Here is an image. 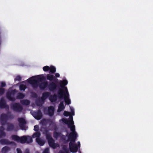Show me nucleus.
Instances as JSON below:
<instances>
[{"mask_svg": "<svg viewBox=\"0 0 153 153\" xmlns=\"http://www.w3.org/2000/svg\"><path fill=\"white\" fill-rule=\"evenodd\" d=\"M65 107L64 105V102L63 101L60 102L58 106V108L57 110L58 112H60L62 111L64 108Z\"/></svg>", "mask_w": 153, "mask_h": 153, "instance_id": "15", "label": "nucleus"}, {"mask_svg": "<svg viewBox=\"0 0 153 153\" xmlns=\"http://www.w3.org/2000/svg\"><path fill=\"white\" fill-rule=\"evenodd\" d=\"M17 153H22V151L19 149H17Z\"/></svg>", "mask_w": 153, "mask_h": 153, "instance_id": "31", "label": "nucleus"}, {"mask_svg": "<svg viewBox=\"0 0 153 153\" xmlns=\"http://www.w3.org/2000/svg\"><path fill=\"white\" fill-rule=\"evenodd\" d=\"M9 115L7 114H2L1 115L0 121L1 126L0 128V138L5 136V134L3 130L7 127V130L10 131L13 129V126L12 124L7 123V121L9 118Z\"/></svg>", "mask_w": 153, "mask_h": 153, "instance_id": "4", "label": "nucleus"}, {"mask_svg": "<svg viewBox=\"0 0 153 153\" xmlns=\"http://www.w3.org/2000/svg\"><path fill=\"white\" fill-rule=\"evenodd\" d=\"M6 85L5 83L4 82H1V87L5 86Z\"/></svg>", "mask_w": 153, "mask_h": 153, "instance_id": "32", "label": "nucleus"}, {"mask_svg": "<svg viewBox=\"0 0 153 153\" xmlns=\"http://www.w3.org/2000/svg\"><path fill=\"white\" fill-rule=\"evenodd\" d=\"M50 93L49 92H45L43 93L42 94V97L39 100L40 102V104L38 103H37V105H42L44 103V101L49 96Z\"/></svg>", "mask_w": 153, "mask_h": 153, "instance_id": "8", "label": "nucleus"}, {"mask_svg": "<svg viewBox=\"0 0 153 153\" xmlns=\"http://www.w3.org/2000/svg\"><path fill=\"white\" fill-rule=\"evenodd\" d=\"M54 110V108L53 106H50L44 109L45 112L50 116H51L53 114Z\"/></svg>", "mask_w": 153, "mask_h": 153, "instance_id": "9", "label": "nucleus"}, {"mask_svg": "<svg viewBox=\"0 0 153 153\" xmlns=\"http://www.w3.org/2000/svg\"><path fill=\"white\" fill-rule=\"evenodd\" d=\"M55 76L56 77H59L60 76V75L58 73H56L55 74Z\"/></svg>", "mask_w": 153, "mask_h": 153, "instance_id": "33", "label": "nucleus"}, {"mask_svg": "<svg viewBox=\"0 0 153 153\" xmlns=\"http://www.w3.org/2000/svg\"><path fill=\"white\" fill-rule=\"evenodd\" d=\"M23 138L24 139V140H25V142L24 143H30L32 142L33 140L32 137L30 136H23Z\"/></svg>", "mask_w": 153, "mask_h": 153, "instance_id": "13", "label": "nucleus"}, {"mask_svg": "<svg viewBox=\"0 0 153 153\" xmlns=\"http://www.w3.org/2000/svg\"><path fill=\"white\" fill-rule=\"evenodd\" d=\"M30 113L35 119L38 120L40 119L42 117V114L40 111L37 112L32 111L30 112Z\"/></svg>", "mask_w": 153, "mask_h": 153, "instance_id": "11", "label": "nucleus"}, {"mask_svg": "<svg viewBox=\"0 0 153 153\" xmlns=\"http://www.w3.org/2000/svg\"><path fill=\"white\" fill-rule=\"evenodd\" d=\"M5 90L4 88H0V95L3 94Z\"/></svg>", "mask_w": 153, "mask_h": 153, "instance_id": "27", "label": "nucleus"}, {"mask_svg": "<svg viewBox=\"0 0 153 153\" xmlns=\"http://www.w3.org/2000/svg\"><path fill=\"white\" fill-rule=\"evenodd\" d=\"M25 153H29V150L27 149H26Z\"/></svg>", "mask_w": 153, "mask_h": 153, "instance_id": "34", "label": "nucleus"}, {"mask_svg": "<svg viewBox=\"0 0 153 153\" xmlns=\"http://www.w3.org/2000/svg\"><path fill=\"white\" fill-rule=\"evenodd\" d=\"M0 143L1 144L5 145L8 144L14 143L11 142L10 143L8 140L5 139H2L0 140Z\"/></svg>", "mask_w": 153, "mask_h": 153, "instance_id": "17", "label": "nucleus"}, {"mask_svg": "<svg viewBox=\"0 0 153 153\" xmlns=\"http://www.w3.org/2000/svg\"><path fill=\"white\" fill-rule=\"evenodd\" d=\"M47 78L50 81H51L53 79V76L51 75L48 74L47 75Z\"/></svg>", "mask_w": 153, "mask_h": 153, "instance_id": "25", "label": "nucleus"}, {"mask_svg": "<svg viewBox=\"0 0 153 153\" xmlns=\"http://www.w3.org/2000/svg\"><path fill=\"white\" fill-rule=\"evenodd\" d=\"M68 81L65 79L62 80H60L59 84L61 87L62 88H59L57 95H54L51 96L49 99L51 102H55L58 98L62 99L64 98L65 103L67 104L71 103V100L69 98V94L66 87H64L68 84Z\"/></svg>", "mask_w": 153, "mask_h": 153, "instance_id": "2", "label": "nucleus"}, {"mask_svg": "<svg viewBox=\"0 0 153 153\" xmlns=\"http://www.w3.org/2000/svg\"><path fill=\"white\" fill-rule=\"evenodd\" d=\"M46 137L48 144L53 149H55L59 146V144L54 143V140L51 137V135L50 134L47 133L46 135Z\"/></svg>", "mask_w": 153, "mask_h": 153, "instance_id": "5", "label": "nucleus"}, {"mask_svg": "<svg viewBox=\"0 0 153 153\" xmlns=\"http://www.w3.org/2000/svg\"><path fill=\"white\" fill-rule=\"evenodd\" d=\"M50 68V67L48 66H46L43 68V69L44 71H46L49 70Z\"/></svg>", "mask_w": 153, "mask_h": 153, "instance_id": "26", "label": "nucleus"}, {"mask_svg": "<svg viewBox=\"0 0 153 153\" xmlns=\"http://www.w3.org/2000/svg\"><path fill=\"white\" fill-rule=\"evenodd\" d=\"M21 78L20 76H17L16 77L15 79V81L18 80V81H19L21 80Z\"/></svg>", "mask_w": 153, "mask_h": 153, "instance_id": "28", "label": "nucleus"}, {"mask_svg": "<svg viewBox=\"0 0 153 153\" xmlns=\"http://www.w3.org/2000/svg\"><path fill=\"white\" fill-rule=\"evenodd\" d=\"M43 153H49V150L48 148H46L43 151Z\"/></svg>", "mask_w": 153, "mask_h": 153, "instance_id": "30", "label": "nucleus"}, {"mask_svg": "<svg viewBox=\"0 0 153 153\" xmlns=\"http://www.w3.org/2000/svg\"><path fill=\"white\" fill-rule=\"evenodd\" d=\"M36 140L38 144L40 146H43L45 143V141L41 139L40 138H36Z\"/></svg>", "mask_w": 153, "mask_h": 153, "instance_id": "16", "label": "nucleus"}, {"mask_svg": "<svg viewBox=\"0 0 153 153\" xmlns=\"http://www.w3.org/2000/svg\"><path fill=\"white\" fill-rule=\"evenodd\" d=\"M10 149L7 146H5L2 148V152L3 153H5L10 150Z\"/></svg>", "mask_w": 153, "mask_h": 153, "instance_id": "21", "label": "nucleus"}, {"mask_svg": "<svg viewBox=\"0 0 153 153\" xmlns=\"http://www.w3.org/2000/svg\"><path fill=\"white\" fill-rule=\"evenodd\" d=\"M62 150L60 151L59 153H69V149L65 145L62 146Z\"/></svg>", "mask_w": 153, "mask_h": 153, "instance_id": "14", "label": "nucleus"}, {"mask_svg": "<svg viewBox=\"0 0 153 153\" xmlns=\"http://www.w3.org/2000/svg\"><path fill=\"white\" fill-rule=\"evenodd\" d=\"M16 92V91L15 90L12 91L11 88L9 89L7 94V98L11 100H14V95Z\"/></svg>", "mask_w": 153, "mask_h": 153, "instance_id": "6", "label": "nucleus"}, {"mask_svg": "<svg viewBox=\"0 0 153 153\" xmlns=\"http://www.w3.org/2000/svg\"><path fill=\"white\" fill-rule=\"evenodd\" d=\"M49 88L50 90L53 91L56 89V85L54 83L52 82L50 84Z\"/></svg>", "mask_w": 153, "mask_h": 153, "instance_id": "18", "label": "nucleus"}, {"mask_svg": "<svg viewBox=\"0 0 153 153\" xmlns=\"http://www.w3.org/2000/svg\"><path fill=\"white\" fill-rule=\"evenodd\" d=\"M13 109L15 111H21L22 109V107L18 104H15L12 106Z\"/></svg>", "mask_w": 153, "mask_h": 153, "instance_id": "12", "label": "nucleus"}, {"mask_svg": "<svg viewBox=\"0 0 153 153\" xmlns=\"http://www.w3.org/2000/svg\"><path fill=\"white\" fill-rule=\"evenodd\" d=\"M18 121L20 127L22 130H26L27 129V127L25 126L26 122L24 118H19Z\"/></svg>", "mask_w": 153, "mask_h": 153, "instance_id": "7", "label": "nucleus"}, {"mask_svg": "<svg viewBox=\"0 0 153 153\" xmlns=\"http://www.w3.org/2000/svg\"><path fill=\"white\" fill-rule=\"evenodd\" d=\"M40 136V134L39 132H37L34 133L32 135L33 138H39Z\"/></svg>", "mask_w": 153, "mask_h": 153, "instance_id": "20", "label": "nucleus"}, {"mask_svg": "<svg viewBox=\"0 0 153 153\" xmlns=\"http://www.w3.org/2000/svg\"><path fill=\"white\" fill-rule=\"evenodd\" d=\"M71 112H68L65 111L64 115L65 116H69V120L64 118L62 119V122L68 125V127L70 128L71 132L69 135H68L65 137L64 136L61 135V134L55 131L54 133V137L56 139H60L62 141L66 142L70 141L69 148L71 152H77V147H80V143L79 141L77 142V146L75 144V141L77 137V133L75 131V126L74 125V123L73 121V117L72 116L74 115V110L73 107H70Z\"/></svg>", "mask_w": 153, "mask_h": 153, "instance_id": "1", "label": "nucleus"}, {"mask_svg": "<svg viewBox=\"0 0 153 153\" xmlns=\"http://www.w3.org/2000/svg\"><path fill=\"white\" fill-rule=\"evenodd\" d=\"M44 77L42 75L33 76L21 83L19 88L21 91H24L26 88V82H28L34 87L39 86L41 89H44L48 85L47 82H43Z\"/></svg>", "mask_w": 153, "mask_h": 153, "instance_id": "3", "label": "nucleus"}, {"mask_svg": "<svg viewBox=\"0 0 153 153\" xmlns=\"http://www.w3.org/2000/svg\"><path fill=\"white\" fill-rule=\"evenodd\" d=\"M50 72L52 73H53L55 72L56 71V69L55 67L53 66H51L50 67Z\"/></svg>", "mask_w": 153, "mask_h": 153, "instance_id": "22", "label": "nucleus"}, {"mask_svg": "<svg viewBox=\"0 0 153 153\" xmlns=\"http://www.w3.org/2000/svg\"><path fill=\"white\" fill-rule=\"evenodd\" d=\"M21 103L24 105H27L29 104L30 102L27 100H23L21 101Z\"/></svg>", "mask_w": 153, "mask_h": 153, "instance_id": "23", "label": "nucleus"}, {"mask_svg": "<svg viewBox=\"0 0 153 153\" xmlns=\"http://www.w3.org/2000/svg\"><path fill=\"white\" fill-rule=\"evenodd\" d=\"M25 97V95L22 94L21 93H19L18 94L17 96V98L21 99Z\"/></svg>", "mask_w": 153, "mask_h": 153, "instance_id": "24", "label": "nucleus"}, {"mask_svg": "<svg viewBox=\"0 0 153 153\" xmlns=\"http://www.w3.org/2000/svg\"><path fill=\"white\" fill-rule=\"evenodd\" d=\"M12 139L13 140L22 143H24L25 142V140H24V139L23 138V136L19 137L17 135H13L12 136Z\"/></svg>", "mask_w": 153, "mask_h": 153, "instance_id": "10", "label": "nucleus"}, {"mask_svg": "<svg viewBox=\"0 0 153 153\" xmlns=\"http://www.w3.org/2000/svg\"><path fill=\"white\" fill-rule=\"evenodd\" d=\"M39 126L38 125H36L34 126V131H38L39 129Z\"/></svg>", "mask_w": 153, "mask_h": 153, "instance_id": "29", "label": "nucleus"}, {"mask_svg": "<svg viewBox=\"0 0 153 153\" xmlns=\"http://www.w3.org/2000/svg\"><path fill=\"white\" fill-rule=\"evenodd\" d=\"M6 106V103L4 99H2L0 101V107L3 108Z\"/></svg>", "mask_w": 153, "mask_h": 153, "instance_id": "19", "label": "nucleus"}]
</instances>
